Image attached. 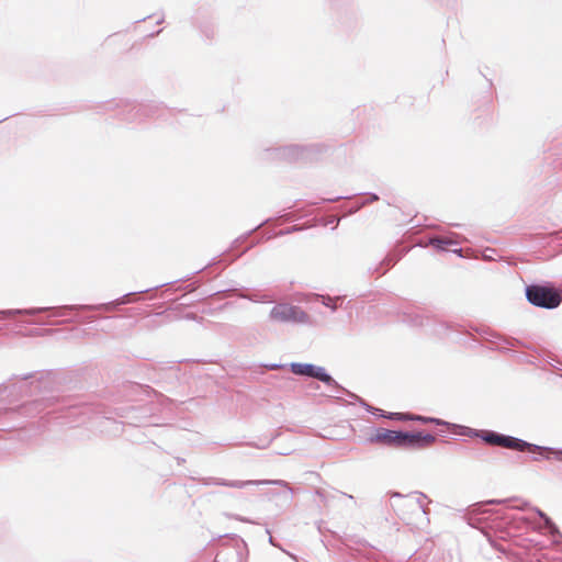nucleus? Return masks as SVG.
Masks as SVG:
<instances>
[{
    "label": "nucleus",
    "mask_w": 562,
    "mask_h": 562,
    "mask_svg": "<svg viewBox=\"0 0 562 562\" xmlns=\"http://www.w3.org/2000/svg\"><path fill=\"white\" fill-rule=\"evenodd\" d=\"M435 436L423 432H402L385 428H378L369 435L367 441L391 448L422 449L435 442Z\"/></svg>",
    "instance_id": "1"
},
{
    "label": "nucleus",
    "mask_w": 562,
    "mask_h": 562,
    "mask_svg": "<svg viewBox=\"0 0 562 562\" xmlns=\"http://www.w3.org/2000/svg\"><path fill=\"white\" fill-rule=\"evenodd\" d=\"M432 245L437 246V247H441V245L445 243L442 239H432L431 240Z\"/></svg>",
    "instance_id": "8"
},
{
    "label": "nucleus",
    "mask_w": 562,
    "mask_h": 562,
    "mask_svg": "<svg viewBox=\"0 0 562 562\" xmlns=\"http://www.w3.org/2000/svg\"><path fill=\"white\" fill-rule=\"evenodd\" d=\"M528 449H529V453H535L536 450H539L540 448L529 443Z\"/></svg>",
    "instance_id": "9"
},
{
    "label": "nucleus",
    "mask_w": 562,
    "mask_h": 562,
    "mask_svg": "<svg viewBox=\"0 0 562 562\" xmlns=\"http://www.w3.org/2000/svg\"><path fill=\"white\" fill-rule=\"evenodd\" d=\"M483 440L492 446H499L504 448L515 449L524 451L527 447V442L519 440L514 437L504 436L496 432H486L483 436Z\"/></svg>",
    "instance_id": "3"
},
{
    "label": "nucleus",
    "mask_w": 562,
    "mask_h": 562,
    "mask_svg": "<svg viewBox=\"0 0 562 562\" xmlns=\"http://www.w3.org/2000/svg\"><path fill=\"white\" fill-rule=\"evenodd\" d=\"M416 419H419V420H423V422H434V423H437V424H439V420H437V419H434V418H423V417H416Z\"/></svg>",
    "instance_id": "10"
},
{
    "label": "nucleus",
    "mask_w": 562,
    "mask_h": 562,
    "mask_svg": "<svg viewBox=\"0 0 562 562\" xmlns=\"http://www.w3.org/2000/svg\"><path fill=\"white\" fill-rule=\"evenodd\" d=\"M531 513L537 515L539 517V519L541 520L539 522V525L535 526L536 528H539L540 530H543L544 532H548V533H554L557 531L554 524L543 513H541L538 509L529 510V519L531 518Z\"/></svg>",
    "instance_id": "5"
},
{
    "label": "nucleus",
    "mask_w": 562,
    "mask_h": 562,
    "mask_svg": "<svg viewBox=\"0 0 562 562\" xmlns=\"http://www.w3.org/2000/svg\"><path fill=\"white\" fill-rule=\"evenodd\" d=\"M562 302V292L548 285H529V303L543 307L555 308Z\"/></svg>",
    "instance_id": "2"
},
{
    "label": "nucleus",
    "mask_w": 562,
    "mask_h": 562,
    "mask_svg": "<svg viewBox=\"0 0 562 562\" xmlns=\"http://www.w3.org/2000/svg\"><path fill=\"white\" fill-rule=\"evenodd\" d=\"M233 486H237V487H240V486H243V483H238V484H233Z\"/></svg>",
    "instance_id": "11"
},
{
    "label": "nucleus",
    "mask_w": 562,
    "mask_h": 562,
    "mask_svg": "<svg viewBox=\"0 0 562 562\" xmlns=\"http://www.w3.org/2000/svg\"><path fill=\"white\" fill-rule=\"evenodd\" d=\"M299 314L304 315L294 306L289 304H278L271 310L270 317L277 322H291L297 321Z\"/></svg>",
    "instance_id": "4"
},
{
    "label": "nucleus",
    "mask_w": 562,
    "mask_h": 562,
    "mask_svg": "<svg viewBox=\"0 0 562 562\" xmlns=\"http://www.w3.org/2000/svg\"><path fill=\"white\" fill-rule=\"evenodd\" d=\"M315 369H316V367H314L312 364H302V363H292L291 364L292 372L295 374H301V375L312 376L314 374Z\"/></svg>",
    "instance_id": "6"
},
{
    "label": "nucleus",
    "mask_w": 562,
    "mask_h": 562,
    "mask_svg": "<svg viewBox=\"0 0 562 562\" xmlns=\"http://www.w3.org/2000/svg\"><path fill=\"white\" fill-rule=\"evenodd\" d=\"M313 378H316L325 383H330L333 382V379L330 375H328L327 373H325L324 369L322 368H316L315 371H314V374L312 375Z\"/></svg>",
    "instance_id": "7"
}]
</instances>
